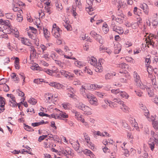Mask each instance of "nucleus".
<instances>
[{
    "label": "nucleus",
    "instance_id": "nucleus-30",
    "mask_svg": "<svg viewBox=\"0 0 158 158\" xmlns=\"http://www.w3.org/2000/svg\"><path fill=\"white\" fill-rule=\"evenodd\" d=\"M86 10L89 14L90 15H92L94 13L92 12V11L94 10V8L93 7L86 8Z\"/></svg>",
    "mask_w": 158,
    "mask_h": 158
},
{
    "label": "nucleus",
    "instance_id": "nucleus-35",
    "mask_svg": "<svg viewBox=\"0 0 158 158\" xmlns=\"http://www.w3.org/2000/svg\"><path fill=\"white\" fill-rule=\"evenodd\" d=\"M52 32L55 38H58L60 37V35L59 32L56 31L55 30H52Z\"/></svg>",
    "mask_w": 158,
    "mask_h": 158
},
{
    "label": "nucleus",
    "instance_id": "nucleus-42",
    "mask_svg": "<svg viewBox=\"0 0 158 158\" xmlns=\"http://www.w3.org/2000/svg\"><path fill=\"white\" fill-rule=\"evenodd\" d=\"M9 102H10V103L9 104V105L12 106V107H17V103L15 101V102L13 101H9Z\"/></svg>",
    "mask_w": 158,
    "mask_h": 158
},
{
    "label": "nucleus",
    "instance_id": "nucleus-40",
    "mask_svg": "<svg viewBox=\"0 0 158 158\" xmlns=\"http://www.w3.org/2000/svg\"><path fill=\"white\" fill-rule=\"evenodd\" d=\"M113 100L115 102H117L121 105L123 103V102L118 98H115Z\"/></svg>",
    "mask_w": 158,
    "mask_h": 158
},
{
    "label": "nucleus",
    "instance_id": "nucleus-5",
    "mask_svg": "<svg viewBox=\"0 0 158 158\" xmlns=\"http://www.w3.org/2000/svg\"><path fill=\"white\" fill-rule=\"evenodd\" d=\"M86 96L91 104L94 106H97L98 105L97 99L95 97H94L93 95L91 96L89 95H87Z\"/></svg>",
    "mask_w": 158,
    "mask_h": 158
},
{
    "label": "nucleus",
    "instance_id": "nucleus-25",
    "mask_svg": "<svg viewBox=\"0 0 158 158\" xmlns=\"http://www.w3.org/2000/svg\"><path fill=\"white\" fill-rule=\"evenodd\" d=\"M146 41V45H147V46L149 48V45H152L153 47H154L155 44V42H153V40H145Z\"/></svg>",
    "mask_w": 158,
    "mask_h": 158
},
{
    "label": "nucleus",
    "instance_id": "nucleus-19",
    "mask_svg": "<svg viewBox=\"0 0 158 158\" xmlns=\"http://www.w3.org/2000/svg\"><path fill=\"white\" fill-rule=\"evenodd\" d=\"M49 85L50 86H53L56 88L57 89H59L60 87V84L59 83H57L56 82H50V83L49 84Z\"/></svg>",
    "mask_w": 158,
    "mask_h": 158
},
{
    "label": "nucleus",
    "instance_id": "nucleus-38",
    "mask_svg": "<svg viewBox=\"0 0 158 158\" xmlns=\"http://www.w3.org/2000/svg\"><path fill=\"white\" fill-rule=\"evenodd\" d=\"M66 90L71 93H75V92L74 89L70 86H68L66 88Z\"/></svg>",
    "mask_w": 158,
    "mask_h": 158
},
{
    "label": "nucleus",
    "instance_id": "nucleus-6",
    "mask_svg": "<svg viewBox=\"0 0 158 158\" xmlns=\"http://www.w3.org/2000/svg\"><path fill=\"white\" fill-rule=\"evenodd\" d=\"M61 151L62 153L65 156L69 155L72 156L73 154L72 152V149L68 147H65L62 150H61Z\"/></svg>",
    "mask_w": 158,
    "mask_h": 158
},
{
    "label": "nucleus",
    "instance_id": "nucleus-20",
    "mask_svg": "<svg viewBox=\"0 0 158 158\" xmlns=\"http://www.w3.org/2000/svg\"><path fill=\"white\" fill-rule=\"evenodd\" d=\"M74 64L75 65L79 67L80 68H81V67L85 66L84 64L83 63L78 60L75 61Z\"/></svg>",
    "mask_w": 158,
    "mask_h": 158
},
{
    "label": "nucleus",
    "instance_id": "nucleus-47",
    "mask_svg": "<svg viewBox=\"0 0 158 158\" xmlns=\"http://www.w3.org/2000/svg\"><path fill=\"white\" fill-rule=\"evenodd\" d=\"M23 19V17L22 15L20 14H17V20L18 22H21Z\"/></svg>",
    "mask_w": 158,
    "mask_h": 158
},
{
    "label": "nucleus",
    "instance_id": "nucleus-43",
    "mask_svg": "<svg viewBox=\"0 0 158 158\" xmlns=\"http://www.w3.org/2000/svg\"><path fill=\"white\" fill-rule=\"evenodd\" d=\"M55 50L60 55H63L64 53V52L60 49L55 48Z\"/></svg>",
    "mask_w": 158,
    "mask_h": 158
},
{
    "label": "nucleus",
    "instance_id": "nucleus-49",
    "mask_svg": "<svg viewBox=\"0 0 158 158\" xmlns=\"http://www.w3.org/2000/svg\"><path fill=\"white\" fill-rule=\"evenodd\" d=\"M43 53L44 54L43 55V57L46 60H48L49 59V57H48V52H43Z\"/></svg>",
    "mask_w": 158,
    "mask_h": 158
},
{
    "label": "nucleus",
    "instance_id": "nucleus-36",
    "mask_svg": "<svg viewBox=\"0 0 158 158\" xmlns=\"http://www.w3.org/2000/svg\"><path fill=\"white\" fill-rule=\"evenodd\" d=\"M42 82H45L44 81H43V79H35L34 80V82L37 84H40Z\"/></svg>",
    "mask_w": 158,
    "mask_h": 158
},
{
    "label": "nucleus",
    "instance_id": "nucleus-29",
    "mask_svg": "<svg viewBox=\"0 0 158 158\" xmlns=\"http://www.w3.org/2000/svg\"><path fill=\"white\" fill-rule=\"evenodd\" d=\"M12 27V26H8V27H7L6 30H4V33L5 34H10L11 32H12L11 30H12L11 28Z\"/></svg>",
    "mask_w": 158,
    "mask_h": 158
},
{
    "label": "nucleus",
    "instance_id": "nucleus-11",
    "mask_svg": "<svg viewBox=\"0 0 158 158\" xmlns=\"http://www.w3.org/2000/svg\"><path fill=\"white\" fill-rule=\"evenodd\" d=\"M90 34L96 40H101L102 38V36L96 33L94 31H92L90 33Z\"/></svg>",
    "mask_w": 158,
    "mask_h": 158
},
{
    "label": "nucleus",
    "instance_id": "nucleus-37",
    "mask_svg": "<svg viewBox=\"0 0 158 158\" xmlns=\"http://www.w3.org/2000/svg\"><path fill=\"white\" fill-rule=\"evenodd\" d=\"M98 88V85L96 84H91L90 85V89L92 90L96 89Z\"/></svg>",
    "mask_w": 158,
    "mask_h": 158
},
{
    "label": "nucleus",
    "instance_id": "nucleus-9",
    "mask_svg": "<svg viewBox=\"0 0 158 158\" xmlns=\"http://www.w3.org/2000/svg\"><path fill=\"white\" fill-rule=\"evenodd\" d=\"M71 144L75 150L77 152H78L80 146V144L78 140L71 143Z\"/></svg>",
    "mask_w": 158,
    "mask_h": 158
},
{
    "label": "nucleus",
    "instance_id": "nucleus-10",
    "mask_svg": "<svg viewBox=\"0 0 158 158\" xmlns=\"http://www.w3.org/2000/svg\"><path fill=\"white\" fill-rule=\"evenodd\" d=\"M139 107L143 110L144 112L147 114H145V115H149V111L144 105H143L142 103H140L139 104Z\"/></svg>",
    "mask_w": 158,
    "mask_h": 158
},
{
    "label": "nucleus",
    "instance_id": "nucleus-21",
    "mask_svg": "<svg viewBox=\"0 0 158 158\" xmlns=\"http://www.w3.org/2000/svg\"><path fill=\"white\" fill-rule=\"evenodd\" d=\"M5 99L0 96V106L2 108L4 107L5 104Z\"/></svg>",
    "mask_w": 158,
    "mask_h": 158
},
{
    "label": "nucleus",
    "instance_id": "nucleus-41",
    "mask_svg": "<svg viewBox=\"0 0 158 158\" xmlns=\"http://www.w3.org/2000/svg\"><path fill=\"white\" fill-rule=\"evenodd\" d=\"M21 41H22V43L25 44V45H27L28 46H31L32 44L30 42H28L27 43H26V41H28V40H21Z\"/></svg>",
    "mask_w": 158,
    "mask_h": 158
},
{
    "label": "nucleus",
    "instance_id": "nucleus-27",
    "mask_svg": "<svg viewBox=\"0 0 158 158\" xmlns=\"http://www.w3.org/2000/svg\"><path fill=\"white\" fill-rule=\"evenodd\" d=\"M89 62L94 66L96 65L97 64V61L96 59H91L89 60Z\"/></svg>",
    "mask_w": 158,
    "mask_h": 158
},
{
    "label": "nucleus",
    "instance_id": "nucleus-7",
    "mask_svg": "<svg viewBox=\"0 0 158 158\" xmlns=\"http://www.w3.org/2000/svg\"><path fill=\"white\" fill-rule=\"evenodd\" d=\"M53 97V95L51 94L47 93L45 94V98L46 101L48 103H50L52 101V99Z\"/></svg>",
    "mask_w": 158,
    "mask_h": 158
},
{
    "label": "nucleus",
    "instance_id": "nucleus-18",
    "mask_svg": "<svg viewBox=\"0 0 158 158\" xmlns=\"http://www.w3.org/2000/svg\"><path fill=\"white\" fill-rule=\"evenodd\" d=\"M55 6L58 10H61L62 8L61 4H60L59 2V0H56L55 2Z\"/></svg>",
    "mask_w": 158,
    "mask_h": 158
},
{
    "label": "nucleus",
    "instance_id": "nucleus-13",
    "mask_svg": "<svg viewBox=\"0 0 158 158\" xmlns=\"http://www.w3.org/2000/svg\"><path fill=\"white\" fill-rule=\"evenodd\" d=\"M16 45L15 41L14 40L13 42H11V43H8L7 44V46L9 49L12 50L13 49L15 48Z\"/></svg>",
    "mask_w": 158,
    "mask_h": 158
},
{
    "label": "nucleus",
    "instance_id": "nucleus-56",
    "mask_svg": "<svg viewBox=\"0 0 158 158\" xmlns=\"http://www.w3.org/2000/svg\"><path fill=\"white\" fill-rule=\"evenodd\" d=\"M2 24L5 25L6 26H11V24L10 23L9 21V20H4V21L3 23H2Z\"/></svg>",
    "mask_w": 158,
    "mask_h": 158
},
{
    "label": "nucleus",
    "instance_id": "nucleus-14",
    "mask_svg": "<svg viewBox=\"0 0 158 158\" xmlns=\"http://www.w3.org/2000/svg\"><path fill=\"white\" fill-rule=\"evenodd\" d=\"M118 16L119 17H117L115 18L116 21L119 23H123V19L122 18H124V15L123 14H121L120 15H118Z\"/></svg>",
    "mask_w": 158,
    "mask_h": 158
},
{
    "label": "nucleus",
    "instance_id": "nucleus-32",
    "mask_svg": "<svg viewBox=\"0 0 158 158\" xmlns=\"http://www.w3.org/2000/svg\"><path fill=\"white\" fill-rule=\"evenodd\" d=\"M116 2L115 4L117 5L118 8V10H119V9L121 7L122 2L120 0H116Z\"/></svg>",
    "mask_w": 158,
    "mask_h": 158
},
{
    "label": "nucleus",
    "instance_id": "nucleus-26",
    "mask_svg": "<svg viewBox=\"0 0 158 158\" xmlns=\"http://www.w3.org/2000/svg\"><path fill=\"white\" fill-rule=\"evenodd\" d=\"M122 106L120 107V109H122L124 112H127L128 111V108L124 103L122 105Z\"/></svg>",
    "mask_w": 158,
    "mask_h": 158
},
{
    "label": "nucleus",
    "instance_id": "nucleus-16",
    "mask_svg": "<svg viewBox=\"0 0 158 158\" xmlns=\"http://www.w3.org/2000/svg\"><path fill=\"white\" fill-rule=\"evenodd\" d=\"M31 50V54L30 55V58H31V57H36V52L35 49L33 48V46H31L30 47Z\"/></svg>",
    "mask_w": 158,
    "mask_h": 158
},
{
    "label": "nucleus",
    "instance_id": "nucleus-62",
    "mask_svg": "<svg viewBox=\"0 0 158 158\" xmlns=\"http://www.w3.org/2000/svg\"><path fill=\"white\" fill-rule=\"evenodd\" d=\"M4 90L6 92H7L9 90L8 86L6 84L4 86Z\"/></svg>",
    "mask_w": 158,
    "mask_h": 158
},
{
    "label": "nucleus",
    "instance_id": "nucleus-50",
    "mask_svg": "<svg viewBox=\"0 0 158 158\" xmlns=\"http://www.w3.org/2000/svg\"><path fill=\"white\" fill-rule=\"evenodd\" d=\"M84 152L85 154L89 156H90V154H92V152L90 151L88 149H85L84 151Z\"/></svg>",
    "mask_w": 158,
    "mask_h": 158
},
{
    "label": "nucleus",
    "instance_id": "nucleus-45",
    "mask_svg": "<svg viewBox=\"0 0 158 158\" xmlns=\"http://www.w3.org/2000/svg\"><path fill=\"white\" fill-rule=\"evenodd\" d=\"M6 17L9 19H12L14 18V16L12 13H9L6 14Z\"/></svg>",
    "mask_w": 158,
    "mask_h": 158
},
{
    "label": "nucleus",
    "instance_id": "nucleus-23",
    "mask_svg": "<svg viewBox=\"0 0 158 158\" xmlns=\"http://www.w3.org/2000/svg\"><path fill=\"white\" fill-rule=\"evenodd\" d=\"M122 125L123 127L125 128L126 129L131 130V128L130 126L125 121H122Z\"/></svg>",
    "mask_w": 158,
    "mask_h": 158
},
{
    "label": "nucleus",
    "instance_id": "nucleus-53",
    "mask_svg": "<svg viewBox=\"0 0 158 158\" xmlns=\"http://www.w3.org/2000/svg\"><path fill=\"white\" fill-rule=\"evenodd\" d=\"M64 27L67 29L68 31H70L71 28V26L69 24H63Z\"/></svg>",
    "mask_w": 158,
    "mask_h": 158
},
{
    "label": "nucleus",
    "instance_id": "nucleus-59",
    "mask_svg": "<svg viewBox=\"0 0 158 158\" xmlns=\"http://www.w3.org/2000/svg\"><path fill=\"white\" fill-rule=\"evenodd\" d=\"M44 36L46 39H47L49 37L48 32V31L47 30H46V31L44 30Z\"/></svg>",
    "mask_w": 158,
    "mask_h": 158
},
{
    "label": "nucleus",
    "instance_id": "nucleus-28",
    "mask_svg": "<svg viewBox=\"0 0 158 158\" xmlns=\"http://www.w3.org/2000/svg\"><path fill=\"white\" fill-rule=\"evenodd\" d=\"M37 102L36 100L33 98H30L28 101V102L29 103L33 105H35L37 103Z\"/></svg>",
    "mask_w": 158,
    "mask_h": 158
},
{
    "label": "nucleus",
    "instance_id": "nucleus-33",
    "mask_svg": "<svg viewBox=\"0 0 158 158\" xmlns=\"http://www.w3.org/2000/svg\"><path fill=\"white\" fill-rule=\"evenodd\" d=\"M24 128L25 130L28 131H34L33 129L31 128V127L26 124L24 125Z\"/></svg>",
    "mask_w": 158,
    "mask_h": 158
},
{
    "label": "nucleus",
    "instance_id": "nucleus-31",
    "mask_svg": "<svg viewBox=\"0 0 158 158\" xmlns=\"http://www.w3.org/2000/svg\"><path fill=\"white\" fill-rule=\"evenodd\" d=\"M94 0H86V3L88 6L86 8L93 7L92 5L93 4Z\"/></svg>",
    "mask_w": 158,
    "mask_h": 158
},
{
    "label": "nucleus",
    "instance_id": "nucleus-24",
    "mask_svg": "<svg viewBox=\"0 0 158 158\" xmlns=\"http://www.w3.org/2000/svg\"><path fill=\"white\" fill-rule=\"evenodd\" d=\"M120 92L119 95L122 97L126 99L128 98L129 96L125 92L120 91Z\"/></svg>",
    "mask_w": 158,
    "mask_h": 158
},
{
    "label": "nucleus",
    "instance_id": "nucleus-51",
    "mask_svg": "<svg viewBox=\"0 0 158 158\" xmlns=\"http://www.w3.org/2000/svg\"><path fill=\"white\" fill-rule=\"evenodd\" d=\"M85 89L84 87L83 86H82L81 88L80 89L81 94H82V95H84L85 93Z\"/></svg>",
    "mask_w": 158,
    "mask_h": 158
},
{
    "label": "nucleus",
    "instance_id": "nucleus-64",
    "mask_svg": "<svg viewBox=\"0 0 158 158\" xmlns=\"http://www.w3.org/2000/svg\"><path fill=\"white\" fill-rule=\"evenodd\" d=\"M88 44H89L87 42H86L85 44V46H84V49L85 50L87 51L88 50V49H89Z\"/></svg>",
    "mask_w": 158,
    "mask_h": 158
},
{
    "label": "nucleus",
    "instance_id": "nucleus-3",
    "mask_svg": "<svg viewBox=\"0 0 158 158\" xmlns=\"http://www.w3.org/2000/svg\"><path fill=\"white\" fill-rule=\"evenodd\" d=\"M118 40H115L113 42L114 46V53L115 54L118 53L121 49V46L120 44L117 41Z\"/></svg>",
    "mask_w": 158,
    "mask_h": 158
},
{
    "label": "nucleus",
    "instance_id": "nucleus-39",
    "mask_svg": "<svg viewBox=\"0 0 158 158\" xmlns=\"http://www.w3.org/2000/svg\"><path fill=\"white\" fill-rule=\"evenodd\" d=\"M73 73L78 76H80L81 75V73H82L81 71L80 70H73Z\"/></svg>",
    "mask_w": 158,
    "mask_h": 158
},
{
    "label": "nucleus",
    "instance_id": "nucleus-46",
    "mask_svg": "<svg viewBox=\"0 0 158 158\" xmlns=\"http://www.w3.org/2000/svg\"><path fill=\"white\" fill-rule=\"evenodd\" d=\"M96 94L99 97L102 98H104V96H105L104 94L99 92H97Z\"/></svg>",
    "mask_w": 158,
    "mask_h": 158
},
{
    "label": "nucleus",
    "instance_id": "nucleus-1",
    "mask_svg": "<svg viewBox=\"0 0 158 158\" xmlns=\"http://www.w3.org/2000/svg\"><path fill=\"white\" fill-rule=\"evenodd\" d=\"M134 75L135 84L136 85L142 89H146L148 91L150 89L146 85H143L141 82L140 77L136 72H134Z\"/></svg>",
    "mask_w": 158,
    "mask_h": 158
},
{
    "label": "nucleus",
    "instance_id": "nucleus-4",
    "mask_svg": "<svg viewBox=\"0 0 158 158\" xmlns=\"http://www.w3.org/2000/svg\"><path fill=\"white\" fill-rule=\"evenodd\" d=\"M83 135H84L85 139L86 141L88 144L87 145L89 148H90L91 149L93 150H95L96 148L94 146V145L90 141V139L89 136H88L86 133H84Z\"/></svg>",
    "mask_w": 158,
    "mask_h": 158
},
{
    "label": "nucleus",
    "instance_id": "nucleus-55",
    "mask_svg": "<svg viewBox=\"0 0 158 158\" xmlns=\"http://www.w3.org/2000/svg\"><path fill=\"white\" fill-rule=\"evenodd\" d=\"M45 11L46 12L49 13V14H50L51 12L50 10V7L49 6H45Z\"/></svg>",
    "mask_w": 158,
    "mask_h": 158
},
{
    "label": "nucleus",
    "instance_id": "nucleus-60",
    "mask_svg": "<svg viewBox=\"0 0 158 158\" xmlns=\"http://www.w3.org/2000/svg\"><path fill=\"white\" fill-rule=\"evenodd\" d=\"M39 115L41 116H49V115L48 114L45 113L44 112H40L39 113Z\"/></svg>",
    "mask_w": 158,
    "mask_h": 158
},
{
    "label": "nucleus",
    "instance_id": "nucleus-61",
    "mask_svg": "<svg viewBox=\"0 0 158 158\" xmlns=\"http://www.w3.org/2000/svg\"><path fill=\"white\" fill-rule=\"evenodd\" d=\"M111 92L114 93V94H116L118 93H119L120 92V91L119 89H112L111 90Z\"/></svg>",
    "mask_w": 158,
    "mask_h": 158
},
{
    "label": "nucleus",
    "instance_id": "nucleus-2",
    "mask_svg": "<svg viewBox=\"0 0 158 158\" xmlns=\"http://www.w3.org/2000/svg\"><path fill=\"white\" fill-rule=\"evenodd\" d=\"M76 107L83 111L85 114H92L91 109L82 103H79L78 104H77L76 105Z\"/></svg>",
    "mask_w": 158,
    "mask_h": 158
},
{
    "label": "nucleus",
    "instance_id": "nucleus-34",
    "mask_svg": "<svg viewBox=\"0 0 158 158\" xmlns=\"http://www.w3.org/2000/svg\"><path fill=\"white\" fill-rule=\"evenodd\" d=\"M116 29L117 30L116 32L118 33L119 34H122L123 32V30L121 27H116Z\"/></svg>",
    "mask_w": 158,
    "mask_h": 158
},
{
    "label": "nucleus",
    "instance_id": "nucleus-52",
    "mask_svg": "<svg viewBox=\"0 0 158 158\" xmlns=\"http://www.w3.org/2000/svg\"><path fill=\"white\" fill-rule=\"evenodd\" d=\"M132 45V44L129 42V41H127L125 43V44H124V46L125 47L127 48L129 47H130Z\"/></svg>",
    "mask_w": 158,
    "mask_h": 158
},
{
    "label": "nucleus",
    "instance_id": "nucleus-58",
    "mask_svg": "<svg viewBox=\"0 0 158 158\" xmlns=\"http://www.w3.org/2000/svg\"><path fill=\"white\" fill-rule=\"evenodd\" d=\"M138 10L137 8L136 7H135L134 8L133 10L134 14L137 15H138V13L139 12V11L138 10Z\"/></svg>",
    "mask_w": 158,
    "mask_h": 158
},
{
    "label": "nucleus",
    "instance_id": "nucleus-63",
    "mask_svg": "<svg viewBox=\"0 0 158 158\" xmlns=\"http://www.w3.org/2000/svg\"><path fill=\"white\" fill-rule=\"evenodd\" d=\"M126 60L127 62H133V59L131 57H126Z\"/></svg>",
    "mask_w": 158,
    "mask_h": 158
},
{
    "label": "nucleus",
    "instance_id": "nucleus-22",
    "mask_svg": "<svg viewBox=\"0 0 158 158\" xmlns=\"http://www.w3.org/2000/svg\"><path fill=\"white\" fill-rule=\"evenodd\" d=\"M153 127L155 129H158V122L156 120H155V119H152V120Z\"/></svg>",
    "mask_w": 158,
    "mask_h": 158
},
{
    "label": "nucleus",
    "instance_id": "nucleus-12",
    "mask_svg": "<svg viewBox=\"0 0 158 158\" xmlns=\"http://www.w3.org/2000/svg\"><path fill=\"white\" fill-rule=\"evenodd\" d=\"M140 7L143 10L144 12L146 14H148V7L146 4L143 3L142 4H141Z\"/></svg>",
    "mask_w": 158,
    "mask_h": 158
},
{
    "label": "nucleus",
    "instance_id": "nucleus-17",
    "mask_svg": "<svg viewBox=\"0 0 158 158\" xmlns=\"http://www.w3.org/2000/svg\"><path fill=\"white\" fill-rule=\"evenodd\" d=\"M116 73L115 72H113L112 73H107L105 75V78L106 80H107L110 79L113 76L115 75Z\"/></svg>",
    "mask_w": 158,
    "mask_h": 158
},
{
    "label": "nucleus",
    "instance_id": "nucleus-44",
    "mask_svg": "<svg viewBox=\"0 0 158 158\" xmlns=\"http://www.w3.org/2000/svg\"><path fill=\"white\" fill-rule=\"evenodd\" d=\"M118 65L119 67L122 69H126V66H127V65H126V64L124 63L120 64Z\"/></svg>",
    "mask_w": 158,
    "mask_h": 158
},
{
    "label": "nucleus",
    "instance_id": "nucleus-48",
    "mask_svg": "<svg viewBox=\"0 0 158 158\" xmlns=\"http://www.w3.org/2000/svg\"><path fill=\"white\" fill-rule=\"evenodd\" d=\"M29 28L31 31V32H32V33L35 34L37 32V30L35 28H34L32 27H29Z\"/></svg>",
    "mask_w": 158,
    "mask_h": 158
},
{
    "label": "nucleus",
    "instance_id": "nucleus-15",
    "mask_svg": "<svg viewBox=\"0 0 158 158\" xmlns=\"http://www.w3.org/2000/svg\"><path fill=\"white\" fill-rule=\"evenodd\" d=\"M148 144L149 145V147L151 148L152 151H153L155 147V143L153 140L151 138H150L148 142Z\"/></svg>",
    "mask_w": 158,
    "mask_h": 158
},
{
    "label": "nucleus",
    "instance_id": "nucleus-54",
    "mask_svg": "<svg viewBox=\"0 0 158 158\" xmlns=\"http://www.w3.org/2000/svg\"><path fill=\"white\" fill-rule=\"evenodd\" d=\"M60 73L61 74V75L64 76L65 77H67V74L66 71L64 70H61L60 71Z\"/></svg>",
    "mask_w": 158,
    "mask_h": 158
},
{
    "label": "nucleus",
    "instance_id": "nucleus-57",
    "mask_svg": "<svg viewBox=\"0 0 158 158\" xmlns=\"http://www.w3.org/2000/svg\"><path fill=\"white\" fill-rule=\"evenodd\" d=\"M17 91L18 92L19 95V96H20L21 97H23L24 96L25 94H24V93L23 92L20 91L19 89H18L17 90Z\"/></svg>",
    "mask_w": 158,
    "mask_h": 158
},
{
    "label": "nucleus",
    "instance_id": "nucleus-8",
    "mask_svg": "<svg viewBox=\"0 0 158 158\" xmlns=\"http://www.w3.org/2000/svg\"><path fill=\"white\" fill-rule=\"evenodd\" d=\"M68 115L66 113L61 112L59 114V115H58V117H57L56 118L58 119L64 120V118H68Z\"/></svg>",
    "mask_w": 158,
    "mask_h": 158
}]
</instances>
